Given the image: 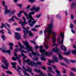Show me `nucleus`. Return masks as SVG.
Wrapping results in <instances>:
<instances>
[{
	"label": "nucleus",
	"mask_w": 76,
	"mask_h": 76,
	"mask_svg": "<svg viewBox=\"0 0 76 76\" xmlns=\"http://www.w3.org/2000/svg\"><path fill=\"white\" fill-rule=\"evenodd\" d=\"M53 21H51V23H49L48 25L47 28L48 30H45L44 31V33L45 34V36L46 32H48V36L46 37L45 41L48 40L50 39L49 37L50 35V34L53 33V35H54L53 37H51V38L52 39V43L54 44L56 43V36L57 34H56V33L54 32H53L52 28H53Z\"/></svg>",
	"instance_id": "1"
},
{
	"label": "nucleus",
	"mask_w": 76,
	"mask_h": 76,
	"mask_svg": "<svg viewBox=\"0 0 76 76\" xmlns=\"http://www.w3.org/2000/svg\"><path fill=\"white\" fill-rule=\"evenodd\" d=\"M51 52L50 53H48L47 52H45V56H51L52 55L53 53L54 52L58 54V56L59 59H63L64 60L65 58H63L62 56L60 54V53H61L60 49L57 47H56L55 48H53L51 50Z\"/></svg>",
	"instance_id": "2"
},
{
	"label": "nucleus",
	"mask_w": 76,
	"mask_h": 76,
	"mask_svg": "<svg viewBox=\"0 0 76 76\" xmlns=\"http://www.w3.org/2000/svg\"><path fill=\"white\" fill-rule=\"evenodd\" d=\"M24 13L25 16L26 17V19L27 20H28V22L29 23H31V22H32V20H33V21L35 19L34 18H32V15H34L35 14V13L34 12H30L29 13L28 15H27V13L26 12H24Z\"/></svg>",
	"instance_id": "3"
},
{
	"label": "nucleus",
	"mask_w": 76,
	"mask_h": 76,
	"mask_svg": "<svg viewBox=\"0 0 76 76\" xmlns=\"http://www.w3.org/2000/svg\"><path fill=\"white\" fill-rule=\"evenodd\" d=\"M23 44L26 46V48H25L24 49H25L26 50H28V48L29 50L30 51H32V47L29 45V42L27 41H26L24 42H23Z\"/></svg>",
	"instance_id": "4"
},
{
	"label": "nucleus",
	"mask_w": 76,
	"mask_h": 76,
	"mask_svg": "<svg viewBox=\"0 0 76 76\" xmlns=\"http://www.w3.org/2000/svg\"><path fill=\"white\" fill-rule=\"evenodd\" d=\"M60 35L61 37V41H60V37H58V42L59 44H62L63 45V40H64V34H63V33L62 32H61L60 33Z\"/></svg>",
	"instance_id": "5"
},
{
	"label": "nucleus",
	"mask_w": 76,
	"mask_h": 76,
	"mask_svg": "<svg viewBox=\"0 0 76 76\" xmlns=\"http://www.w3.org/2000/svg\"><path fill=\"white\" fill-rule=\"evenodd\" d=\"M2 63H4V65H5L6 66H4L3 64H2V65L1 66L3 69H8V65H9V63L7 62V60H2Z\"/></svg>",
	"instance_id": "6"
},
{
	"label": "nucleus",
	"mask_w": 76,
	"mask_h": 76,
	"mask_svg": "<svg viewBox=\"0 0 76 76\" xmlns=\"http://www.w3.org/2000/svg\"><path fill=\"white\" fill-rule=\"evenodd\" d=\"M23 69L24 70H23V72H24V75L25 76H30V75L29 74L27 73L26 72L27 71H28L29 70V68L28 66H27V68L28 69H27L26 68H25V66H22Z\"/></svg>",
	"instance_id": "7"
},
{
	"label": "nucleus",
	"mask_w": 76,
	"mask_h": 76,
	"mask_svg": "<svg viewBox=\"0 0 76 76\" xmlns=\"http://www.w3.org/2000/svg\"><path fill=\"white\" fill-rule=\"evenodd\" d=\"M24 30L23 31V32L24 33V35L23 36V37L25 39H26V37H27V35L28 32H29V30L26 29V28H24Z\"/></svg>",
	"instance_id": "8"
},
{
	"label": "nucleus",
	"mask_w": 76,
	"mask_h": 76,
	"mask_svg": "<svg viewBox=\"0 0 76 76\" xmlns=\"http://www.w3.org/2000/svg\"><path fill=\"white\" fill-rule=\"evenodd\" d=\"M14 18H15V19L18 20H20V19L19 18H18L16 17V16L15 15L12 16L11 18L9 19L8 20V22H11V21H13V22H15V20L14 19Z\"/></svg>",
	"instance_id": "9"
},
{
	"label": "nucleus",
	"mask_w": 76,
	"mask_h": 76,
	"mask_svg": "<svg viewBox=\"0 0 76 76\" xmlns=\"http://www.w3.org/2000/svg\"><path fill=\"white\" fill-rule=\"evenodd\" d=\"M15 37L16 39H17V40H19L21 38V37H20V34L18 33H15Z\"/></svg>",
	"instance_id": "10"
},
{
	"label": "nucleus",
	"mask_w": 76,
	"mask_h": 76,
	"mask_svg": "<svg viewBox=\"0 0 76 76\" xmlns=\"http://www.w3.org/2000/svg\"><path fill=\"white\" fill-rule=\"evenodd\" d=\"M34 70L37 73H39L40 75H42V76H47L46 75H44L43 73L40 70L37 69H34Z\"/></svg>",
	"instance_id": "11"
},
{
	"label": "nucleus",
	"mask_w": 76,
	"mask_h": 76,
	"mask_svg": "<svg viewBox=\"0 0 76 76\" xmlns=\"http://www.w3.org/2000/svg\"><path fill=\"white\" fill-rule=\"evenodd\" d=\"M6 50V48H4L3 50H2V51L3 53H8L9 55H10L11 54V51L10 50Z\"/></svg>",
	"instance_id": "12"
},
{
	"label": "nucleus",
	"mask_w": 76,
	"mask_h": 76,
	"mask_svg": "<svg viewBox=\"0 0 76 76\" xmlns=\"http://www.w3.org/2000/svg\"><path fill=\"white\" fill-rule=\"evenodd\" d=\"M28 65H31L32 66H35V67H37L38 66H37V63L35 62L31 61L30 63L28 64Z\"/></svg>",
	"instance_id": "13"
},
{
	"label": "nucleus",
	"mask_w": 76,
	"mask_h": 76,
	"mask_svg": "<svg viewBox=\"0 0 76 76\" xmlns=\"http://www.w3.org/2000/svg\"><path fill=\"white\" fill-rule=\"evenodd\" d=\"M5 15L7 14V13H10V11H11V10H7V6L6 5L5 6Z\"/></svg>",
	"instance_id": "14"
},
{
	"label": "nucleus",
	"mask_w": 76,
	"mask_h": 76,
	"mask_svg": "<svg viewBox=\"0 0 76 76\" xmlns=\"http://www.w3.org/2000/svg\"><path fill=\"white\" fill-rule=\"evenodd\" d=\"M71 53V49H69L67 52H64L62 53V54H64V55L69 56V55H70V54Z\"/></svg>",
	"instance_id": "15"
},
{
	"label": "nucleus",
	"mask_w": 76,
	"mask_h": 76,
	"mask_svg": "<svg viewBox=\"0 0 76 76\" xmlns=\"http://www.w3.org/2000/svg\"><path fill=\"white\" fill-rule=\"evenodd\" d=\"M41 54L42 57L41 58V60H42V61H45V60H46V58H44V57H45L44 54V53H41Z\"/></svg>",
	"instance_id": "16"
},
{
	"label": "nucleus",
	"mask_w": 76,
	"mask_h": 76,
	"mask_svg": "<svg viewBox=\"0 0 76 76\" xmlns=\"http://www.w3.org/2000/svg\"><path fill=\"white\" fill-rule=\"evenodd\" d=\"M43 48V47L42 45L40 46V51L41 52V53H44V52L45 51V50H44V49H42Z\"/></svg>",
	"instance_id": "17"
},
{
	"label": "nucleus",
	"mask_w": 76,
	"mask_h": 76,
	"mask_svg": "<svg viewBox=\"0 0 76 76\" xmlns=\"http://www.w3.org/2000/svg\"><path fill=\"white\" fill-rule=\"evenodd\" d=\"M48 64L49 66H51V63H54V61L52 60H50L49 59H48Z\"/></svg>",
	"instance_id": "18"
},
{
	"label": "nucleus",
	"mask_w": 76,
	"mask_h": 76,
	"mask_svg": "<svg viewBox=\"0 0 76 76\" xmlns=\"http://www.w3.org/2000/svg\"><path fill=\"white\" fill-rule=\"evenodd\" d=\"M17 63L16 62H13L12 63H11V64L12 65V66H12V68H14V69H15V70H16V66H15L16 64Z\"/></svg>",
	"instance_id": "19"
},
{
	"label": "nucleus",
	"mask_w": 76,
	"mask_h": 76,
	"mask_svg": "<svg viewBox=\"0 0 76 76\" xmlns=\"http://www.w3.org/2000/svg\"><path fill=\"white\" fill-rule=\"evenodd\" d=\"M63 44L62 45V44L61 45V50H62L63 48H64V51H66V48L64 46H63Z\"/></svg>",
	"instance_id": "20"
},
{
	"label": "nucleus",
	"mask_w": 76,
	"mask_h": 76,
	"mask_svg": "<svg viewBox=\"0 0 76 76\" xmlns=\"http://www.w3.org/2000/svg\"><path fill=\"white\" fill-rule=\"evenodd\" d=\"M18 45H20V49H22L21 48H22V49H24V48H25V47H24V46H23V45H21V44H20V42H18Z\"/></svg>",
	"instance_id": "21"
},
{
	"label": "nucleus",
	"mask_w": 76,
	"mask_h": 76,
	"mask_svg": "<svg viewBox=\"0 0 76 76\" xmlns=\"http://www.w3.org/2000/svg\"><path fill=\"white\" fill-rule=\"evenodd\" d=\"M28 35L29 37H33L34 36V35L32 34V33L31 31H29L28 32Z\"/></svg>",
	"instance_id": "22"
},
{
	"label": "nucleus",
	"mask_w": 76,
	"mask_h": 76,
	"mask_svg": "<svg viewBox=\"0 0 76 76\" xmlns=\"http://www.w3.org/2000/svg\"><path fill=\"white\" fill-rule=\"evenodd\" d=\"M24 11H22L20 12L19 13H18V17H20L21 16V13H23Z\"/></svg>",
	"instance_id": "23"
},
{
	"label": "nucleus",
	"mask_w": 76,
	"mask_h": 76,
	"mask_svg": "<svg viewBox=\"0 0 76 76\" xmlns=\"http://www.w3.org/2000/svg\"><path fill=\"white\" fill-rule=\"evenodd\" d=\"M27 72H28L29 73H30L32 75H34V73L32 72V68H30L28 71Z\"/></svg>",
	"instance_id": "24"
},
{
	"label": "nucleus",
	"mask_w": 76,
	"mask_h": 76,
	"mask_svg": "<svg viewBox=\"0 0 76 76\" xmlns=\"http://www.w3.org/2000/svg\"><path fill=\"white\" fill-rule=\"evenodd\" d=\"M39 9H40V7H35V11L36 12H38L39 10Z\"/></svg>",
	"instance_id": "25"
},
{
	"label": "nucleus",
	"mask_w": 76,
	"mask_h": 76,
	"mask_svg": "<svg viewBox=\"0 0 76 76\" xmlns=\"http://www.w3.org/2000/svg\"><path fill=\"white\" fill-rule=\"evenodd\" d=\"M53 58L55 60V62H56V63H58V59H57V57H53Z\"/></svg>",
	"instance_id": "26"
},
{
	"label": "nucleus",
	"mask_w": 76,
	"mask_h": 76,
	"mask_svg": "<svg viewBox=\"0 0 76 76\" xmlns=\"http://www.w3.org/2000/svg\"><path fill=\"white\" fill-rule=\"evenodd\" d=\"M21 26H22V28H24L25 27L23 26H25V22H22V23H21Z\"/></svg>",
	"instance_id": "27"
},
{
	"label": "nucleus",
	"mask_w": 76,
	"mask_h": 76,
	"mask_svg": "<svg viewBox=\"0 0 76 76\" xmlns=\"http://www.w3.org/2000/svg\"><path fill=\"white\" fill-rule=\"evenodd\" d=\"M35 10V6H34L33 8L30 9V11H34Z\"/></svg>",
	"instance_id": "28"
},
{
	"label": "nucleus",
	"mask_w": 76,
	"mask_h": 76,
	"mask_svg": "<svg viewBox=\"0 0 76 76\" xmlns=\"http://www.w3.org/2000/svg\"><path fill=\"white\" fill-rule=\"evenodd\" d=\"M19 51H20V52H23V53H27V52L26 51H25L24 50H23V49H19Z\"/></svg>",
	"instance_id": "29"
},
{
	"label": "nucleus",
	"mask_w": 76,
	"mask_h": 76,
	"mask_svg": "<svg viewBox=\"0 0 76 76\" xmlns=\"http://www.w3.org/2000/svg\"><path fill=\"white\" fill-rule=\"evenodd\" d=\"M7 26L9 28H10V25L8 24H7V23H6L5 25V27L6 29H8V28H7V27H6V26Z\"/></svg>",
	"instance_id": "30"
},
{
	"label": "nucleus",
	"mask_w": 76,
	"mask_h": 76,
	"mask_svg": "<svg viewBox=\"0 0 76 76\" xmlns=\"http://www.w3.org/2000/svg\"><path fill=\"white\" fill-rule=\"evenodd\" d=\"M64 61H65L67 64H69V61L68 60V59L65 58V59L64 60Z\"/></svg>",
	"instance_id": "31"
},
{
	"label": "nucleus",
	"mask_w": 76,
	"mask_h": 76,
	"mask_svg": "<svg viewBox=\"0 0 76 76\" xmlns=\"http://www.w3.org/2000/svg\"><path fill=\"white\" fill-rule=\"evenodd\" d=\"M24 60V62H25L26 63H29V62H30V59H28L26 60Z\"/></svg>",
	"instance_id": "32"
},
{
	"label": "nucleus",
	"mask_w": 76,
	"mask_h": 76,
	"mask_svg": "<svg viewBox=\"0 0 76 76\" xmlns=\"http://www.w3.org/2000/svg\"><path fill=\"white\" fill-rule=\"evenodd\" d=\"M30 42H31V43H32V44H34V45H37V43H36L35 41L30 40Z\"/></svg>",
	"instance_id": "33"
},
{
	"label": "nucleus",
	"mask_w": 76,
	"mask_h": 76,
	"mask_svg": "<svg viewBox=\"0 0 76 76\" xmlns=\"http://www.w3.org/2000/svg\"><path fill=\"white\" fill-rule=\"evenodd\" d=\"M44 46L45 47V48H46V49H48L49 48L48 46L47 45V44H44Z\"/></svg>",
	"instance_id": "34"
},
{
	"label": "nucleus",
	"mask_w": 76,
	"mask_h": 76,
	"mask_svg": "<svg viewBox=\"0 0 76 76\" xmlns=\"http://www.w3.org/2000/svg\"><path fill=\"white\" fill-rule=\"evenodd\" d=\"M1 38L4 41L5 40V39H6V37H5V36H4V35L1 36Z\"/></svg>",
	"instance_id": "35"
},
{
	"label": "nucleus",
	"mask_w": 76,
	"mask_h": 76,
	"mask_svg": "<svg viewBox=\"0 0 76 76\" xmlns=\"http://www.w3.org/2000/svg\"><path fill=\"white\" fill-rule=\"evenodd\" d=\"M75 4L74 2H73L71 4V7L72 8H74L75 7Z\"/></svg>",
	"instance_id": "36"
},
{
	"label": "nucleus",
	"mask_w": 76,
	"mask_h": 76,
	"mask_svg": "<svg viewBox=\"0 0 76 76\" xmlns=\"http://www.w3.org/2000/svg\"><path fill=\"white\" fill-rule=\"evenodd\" d=\"M72 53L73 54H76V50H74L72 51Z\"/></svg>",
	"instance_id": "37"
},
{
	"label": "nucleus",
	"mask_w": 76,
	"mask_h": 76,
	"mask_svg": "<svg viewBox=\"0 0 76 76\" xmlns=\"http://www.w3.org/2000/svg\"><path fill=\"white\" fill-rule=\"evenodd\" d=\"M15 12H16L15 10H14L13 11H11L10 12H10H11V14H12V15H14V13H15Z\"/></svg>",
	"instance_id": "38"
},
{
	"label": "nucleus",
	"mask_w": 76,
	"mask_h": 76,
	"mask_svg": "<svg viewBox=\"0 0 76 76\" xmlns=\"http://www.w3.org/2000/svg\"><path fill=\"white\" fill-rule=\"evenodd\" d=\"M41 64H42V63L41 62H38L36 63V66H37V65H40L41 66Z\"/></svg>",
	"instance_id": "39"
},
{
	"label": "nucleus",
	"mask_w": 76,
	"mask_h": 76,
	"mask_svg": "<svg viewBox=\"0 0 76 76\" xmlns=\"http://www.w3.org/2000/svg\"><path fill=\"white\" fill-rule=\"evenodd\" d=\"M20 57H21V55H20L18 56H16V59H20Z\"/></svg>",
	"instance_id": "40"
},
{
	"label": "nucleus",
	"mask_w": 76,
	"mask_h": 76,
	"mask_svg": "<svg viewBox=\"0 0 76 76\" xmlns=\"http://www.w3.org/2000/svg\"><path fill=\"white\" fill-rule=\"evenodd\" d=\"M6 72L8 74H10V75L12 74V72H10V71H6Z\"/></svg>",
	"instance_id": "41"
},
{
	"label": "nucleus",
	"mask_w": 76,
	"mask_h": 76,
	"mask_svg": "<svg viewBox=\"0 0 76 76\" xmlns=\"http://www.w3.org/2000/svg\"><path fill=\"white\" fill-rule=\"evenodd\" d=\"M51 66L53 68V69H56L57 68V66H56L55 65H51Z\"/></svg>",
	"instance_id": "42"
},
{
	"label": "nucleus",
	"mask_w": 76,
	"mask_h": 76,
	"mask_svg": "<svg viewBox=\"0 0 76 76\" xmlns=\"http://www.w3.org/2000/svg\"><path fill=\"white\" fill-rule=\"evenodd\" d=\"M8 45H10V46H11V47H12L13 46V43H11V42H10Z\"/></svg>",
	"instance_id": "43"
},
{
	"label": "nucleus",
	"mask_w": 76,
	"mask_h": 76,
	"mask_svg": "<svg viewBox=\"0 0 76 76\" xmlns=\"http://www.w3.org/2000/svg\"><path fill=\"white\" fill-rule=\"evenodd\" d=\"M7 30H8V34H11V31H10V29L9 28H7Z\"/></svg>",
	"instance_id": "44"
},
{
	"label": "nucleus",
	"mask_w": 76,
	"mask_h": 76,
	"mask_svg": "<svg viewBox=\"0 0 76 76\" xmlns=\"http://www.w3.org/2000/svg\"><path fill=\"white\" fill-rule=\"evenodd\" d=\"M56 73L57 74H58L59 73H60V72L59 71V70H58V69H56L55 71Z\"/></svg>",
	"instance_id": "45"
},
{
	"label": "nucleus",
	"mask_w": 76,
	"mask_h": 76,
	"mask_svg": "<svg viewBox=\"0 0 76 76\" xmlns=\"http://www.w3.org/2000/svg\"><path fill=\"white\" fill-rule=\"evenodd\" d=\"M12 60H14V61H16V57L15 58L13 56L12 57Z\"/></svg>",
	"instance_id": "46"
},
{
	"label": "nucleus",
	"mask_w": 76,
	"mask_h": 76,
	"mask_svg": "<svg viewBox=\"0 0 76 76\" xmlns=\"http://www.w3.org/2000/svg\"><path fill=\"white\" fill-rule=\"evenodd\" d=\"M71 70H73L74 72H76V69L75 68H72Z\"/></svg>",
	"instance_id": "47"
},
{
	"label": "nucleus",
	"mask_w": 76,
	"mask_h": 76,
	"mask_svg": "<svg viewBox=\"0 0 76 76\" xmlns=\"http://www.w3.org/2000/svg\"><path fill=\"white\" fill-rule=\"evenodd\" d=\"M61 65H62L63 66H66V67H67V65L66 64H65L64 63H61Z\"/></svg>",
	"instance_id": "48"
},
{
	"label": "nucleus",
	"mask_w": 76,
	"mask_h": 76,
	"mask_svg": "<svg viewBox=\"0 0 76 76\" xmlns=\"http://www.w3.org/2000/svg\"><path fill=\"white\" fill-rule=\"evenodd\" d=\"M71 19H74V15L72 14H71Z\"/></svg>",
	"instance_id": "49"
},
{
	"label": "nucleus",
	"mask_w": 76,
	"mask_h": 76,
	"mask_svg": "<svg viewBox=\"0 0 76 76\" xmlns=\"http://www.w3.org/2000/svg\"><path fill=\"white\" fill-rule=\"evenodd\" d=\"M47 75L48 76H53V75L52 74H51V73L50 72H48L47 73Z\"/></svg>",
	"instance_id": "50"
},
{
	"label": "nucleus",
	"mask_w": 76,
	"mask_h": 76,
	"mask_svg": "<svg viewBox=\"0 0 76 76\" xmlns=\"http://www.w3.org/2000/svg\"><path fill=\"white\" fill-rule=\"evenodd\" d=\"M70 61L72 63H75L76 61L71 60H70Z\"/></svg>",
	"instance_id": "51"
},
{
	"label": "nucleus",
	"mask_w": 76,
	"mask_h": 76,
	"mask_svg": "<svg viewBox=\"0 0 76 76\" xmlns=\"http://www.w3.org/2000/svg\"><path fill=\"white\" fill-rule=\"evenodd\" d=\"M70 28H71V29H73V24H71Z\"/></svg>",
	"instance_id": "52"
},
{
	"label": "nucleus",
	"mask_w": 76,
	"mask_h": 76,
	"mask_svg": "<svg viewBox=\"0 0 76 76\" xmlns=\"http://www.w3.org/2000/svg\"><path fill=\"white\" fill-rule=\"evenodd\" d=\"M31 30H32L33 31H37V29L35 28H32L31 29Z\"/></svg>",
	"instance_id": "53"
},
{
	"label": "nucleus",
	"mask_w": 76,
	"mask_h": 76,
	"mask_svg": "<svg viewBox=\"0 0 76 76\" xmlns=\"http://www.w3.org/2000/svg\"><path fill=\"white\" fill-rule=\"evenodd\" d=\"M23 22H26V19H25V17L24 16H23Z\"/></svg>",
	"instance_id": "54"
},
{
	"label": "nucleus",
	"mask_w": 76,
	"mask_h": 76,
	"mask_svg": "<svg viewBox=\"0 0 76 76\" xmlns=\"http://www.w3.org/2000/svg\"><path fill=\"white\" fill-rule=\"evenodd\" d=\"M41 68L42 69H43V70H46V68H45V66H42L41 67Z\"/></svg>",
	"instance_id": "55"
},
{
	"label": "nucleus",
	"mask_w": 76,
	"mask_h": 76,
	"mask_svg": "<svg viewBox=\"0 0 76 76\" xmlns=\"http://www.w3.org/2000/svg\"><path fill=\"white\" fill-rule=\"evenodd\" d=\"M17 6H18V7H20V8H21V7H22V4H18Z\"/></svg>",
	"instance_id": "56"
},
{
	"label": "nucleus",
	"mask_w": 76,
	"mask_h": 76,
	"mask_svg": "<svg viewBox=\"0 0 76 76\" xmlns=\"http://www.w3.org/2000/svg\"><path fill=\"white\" fill-rule=\"evenodd\" d=\"M75 75L74 73H73L72 72H70V76H74V75Z\"/></svg>",
	"instance_id": "57"
},
{
	"label": "nucleus",
	"mask_w": 76,
	"mask_h": 76,
	"mask_svg": "<svg viewBox=\"0 0 76 76\" xmlns=\"http://www.w3.org/2000/svg\"><path fill=\"white\" fill-rule=\"evenodd\" d=\"M32 20H31V21H32ZM37 22V21H31V23H32V24H33L34 25V23H36Z\"/></svg>",
	"instance_id": "58"
},
{
	"label": "nucleus",
	"mask_w": 76,
	"mask_h": 76,
	"mask_svg": "<svg viewBox=\"0 0 76 76\" xmlns=\"http://www.w3.org/2000/svg\"><path fill=\"white\" fill-rule=\"evenodd\" d=\"M35 49H36V50H37L38 48H39V46H36L34 47Z\"/></svg>",
	"instance_id": "59"
},
{
	"label": "nucleus",
	"mask_w": 76,
	"mask_h": 76,
	"mask_svg": "<svg viewBox=\"0 0 76 76\" xmlns=\"http://www.w3.org/2000/svg\"><path fill=\"white\" fill-rule=\"evenodd\" d=\"M19 69H17L16 70L19 74H20V71Z\"/></svg>",
	"instance_id": "60"
},
{
	"label": "nucleus",
	"mask_w": 76,
	"mask_h": 76,
	"mask_svg": "<svg viewBox=\"0 0 76 76\" xmlns=\"http://www.w3.org/2000/svg\"><path fill=\"white\" fill-rule=\"evenodd\" d=\"M48 69H49V70H50V71H51L52 70V69L50 67H48Z\"/></svg>",
	"instance_id": "61"
},
{
	"label": "nucleus",
	"mask_w": 76,
	"mask_h": 76,
	"mask_svg": "<svg viewBox=\"0 0 76 76\" xmlns=\"http://www.w3.org/2000/svg\"><path fill=\"white\" fill-rule=\"evenodd\" d=\"M16 31H20V28H16Z\"/></svg>",
	"instance_id": "62"
},
{
	"label": "nucleus",
	"mask_w": 76,
	"mask_h": 76,
	"mask_svg": "<svg viewBox=\"0 0 76 76\" xmlns=\"http://www.w3.org/2000/svg\"><path fill=\"white\" fill-rule=\"evenodd\" d=\"M71 31L73 34H75V31L73 29H72L71 30Z\"/></svg>",
	"instance_id": "63"
},
{
	"label": "nucleus",
	"mask_w": 76,
	"mask_h": 76,
	"mask_svg": "<svg viewBox=\"0 0 76 76\" xmlns=\"http://www.w3.org/2000/svg\"><path fill=\"white\" fill-rule=\"evenodd\" d=\"M56 76H61V74H60V73L57 74L56 75Z\"/></svg>",
	"instance_id": "64"
}]
</instances>
